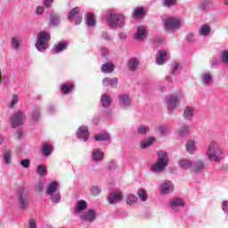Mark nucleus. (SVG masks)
<instances>
[{"instance_id": "1", "label": "nucleus", "mask_w": 228, "mask_h": 228, "mask_svg": "<svg viewBox=\"0 0 228 228\" xmlns=\"http://www.w3.org/2000/svg\"><path fill=\"white\" fill-rule=\"evenodd\" d=\"M206 155L209 161H215L216 163H220L224 158V148L220 146L218 142L212 141L208 145Z\"/></svg>"}, {"instance_id": "2", "label": "nucleus", "mask_w": 228, "mask_h": 228, "mask_svg": "<svg viewBox=\"0 0 228 228\" xmlns=\"http://www.w3.org/2000/svg\"><path fill=\"white\" fill-rule=\"evenodd\" d=\"M106 20L111 29H117L118 28H124L126 26V18L124 15L115 13L113 11L107 12Z\"/></svg>"}, {"instance_id": "3", "label": "nucleus", "mask_w": 228, "mask_h": 228, "mask_svg": "<svg viewBox=\"0 0 228 228\" xmlns=\"http://www.w3.org/2000/svg\"><path fill=\"white\" fill-rule=\"evenodd\" d=\"M158 156L159 159L157 162L151 166V172H153V174H161L168 165V157L166 151L158 152Z\"/></svg>"}, {"instance_id": "4", "label": "nucleus", "mask_w": 228, "mask_h": 228, "mask_svg": "<svg viewBox=\"0 0 228 228\" xmlns=\"http://www.w3.org/2000/svg\"><path fill=\"white\" fill-rule=\"evenodd\" d=\"M46 195H49L50 200L58 204L61 200V195L60 194V183L56 181L50 182L47 190Z\"/></svg>"}, {"instance_id": "5", "label": "nucleus", "mask_w": 228, "mask_h": 228, "mask_svg": "<svg viewBox=\"0 0 228 228\" xmlns=\"http://www.w3.org/2000/svg\"><path fill=\"white\" fill-rule=\"evenodd\" d=\"M51 40V34L46 31L39 32L37 35V41L36 43V47L40 53H44L45 49H49V45L47 42Z\"/></svg>"}, {"instance_id": "6", "label": "nucleus", "mask_w": 228, "mask_h": 228, "mask_svg": "<svg viewBox=\"0 0 228 228\" xmlns=\"http://www.w3.org/2000/svg\"><path fill=\"white\" fill-rule=\"evenodd\" d=\"M24 120H26V114L22 110H18L14 112L10 118L11 127L15 129V127H19L24 124Z\"/></svg>"}, {"instance_id": "7", "label": "nucleus", "mask_w": 228, "mask_h": 228, "mask_svg": "<svg viewBox=\"0 0 228 228\" xmlns=\"http://www.w3.org/2000/svg\"><path fill=\"white\" fill-rule=\"evenodd\" d=\"M80 220L82 222H87V224H92V222H95L97 219V212L94 208L88 209V211L81 213L79 215Z\"/></svg>"}, {"instance_id": "8", "label": "nucleus", "mask_w": 228, "mask_h": 228, "mask_svg": "<svg viewBox=\"0 0 228 228\" xmlns=\"http://www.w3.org/2000/svg\"><path fill=\"white\" fill-rule=\"evenodd\" d=\"M164 26L167 31L179 29L181 28V20L179 18H167L165 20Z\"/></svg>"}, {"instance_id": "9", "label": "nucleus", "mask_w": 228, "mask_h": 228, "mask_svg": "<svg viewBox=\"0 0 228 228\" xmlns=\"http://www.w3.org/2000/svg\"><path fill=\"white\" fill-rule=\"evenodd\" d=\"M68 20L72 22L76 19V25L79 26L83 22V17L79 15V7L73 8L67 16Z\"/></svg>"}, {"instance_id": "10", "label": "nucleus", "mask_w": 228, "mask_h": 228, "mask_svg": "<svg viewBox=\"0 0 228 228\" xmlns=\"http://www.w3.org/2000/svg\"><path fill=\"white\" fill-rule=\"evenodd\" d=\"M18 205L20 209H26L29 206V200L28 199V191H21L18 196Z\"/></svg>"}, {"instance_id": "11", "label": "nucleus", "mask_w": 228, "mask_h": 228, "mask_svg": "<svg viewBox=\"0 0 228 228\" xmlns=\"http://www.w3.org/2000/svg\"><path fill=\"white\" fill-rule=\"evenodd\" d=\"M181 99H183V95L181 94H171L167 100L169 110L174 111L177 108V103L181 102Z\"/></svg>"}, {"instance_id": "12", "label": "nucleus", "mask_w": 228, "mask_h": 228, "mask_svg": "<svg viewBox=\"0 0 228 228\" xmlns=\"http://www.w3.org/2000/svg\"><path fill=\"white\" fill-rule=\"evenodd\" d=\"M170 208L173 211H181L184 208V200L181 198H174L170 200Z\"/></svg>"}, {"instance_id": "13", "label": "nucleus", "mask_w": 228, "mask_h": 228, "mask_svg": "<svg viewBox=\"0 0 228 228\" xmlns=\"http://www.w3.org/2000/svg\"><path fill=\"white\" fill-rule=\"evenodd\" d=\"M124 196L121 191H113L108 196L109 204H118L122 202Z\"/></svg>"}, {"instance_id": "14", "label": "nucleus", "mask_w": 228, "mask_h": 228, "mask_svg": "<svg viewBox=\"0 0 228 228\" xmlns=\"http://www.w3.org/2000/svg\"><path fill=\"white\" fill-rule=\"evenodd\" d=\"M174 191V184L170 181L163 182L160 185L161 195H168Z\"/></svg>"}, {"instance_id": "15", "label": "nucleus", "mask_w": 228, "mask_h": 228, "mask_svg": "<svg viewBox=\"0 0 228 228\" xmlns=\"http://www.w3.org/2000/svg\"><path fill=\"white\" fill-rule=\"evenodd\" d=\"M200 81L204 86H211L213 85V74L211 72H203L200 76Z\"/></svg>"}, {"instance_id": "16", "label": "nucleus", "mask_w": 228, "mask_h": 228, "mask_svg": "<svg viewBox=\"0 0 228 228\" xmlns=\"http://www.w3.org/2000/svg\"><path fill=\"white\" fill-rule=\"evenodd\" d=\"M194 115H195V108L191 106H186L183 109V117L184 120H187L188 122H191V120H193Z\"/></svg>"}, {"instance_id": "17", "label": "nucleus", "mask_w": 228, "mask_h": 228, "mask_svg": "<svg viewBox=\"0 0 228 228\" xmlns=\"http://www.w3.org/2000/svg\"><path fill=\"white\" fill-rule=\"evenodd\" d=\"M119 106L124 110H127L131 106V96L129 94H121L118 96Z\"/></svg>"}, {"instance_id": "18", "label": "nucleus", "mask_w": 228, "mask_h": 228, "mask_svg": "<svg viewBox=\"0 0 228 228\" xmlns=\"http://www.w3.org/2000/svg\"><path fill=\"white\" fill-rule=\"evenodd\" d=\"M91 159L94 163H100V161H102V159H104V153L102 152V149L93 150Z\"/></svg>"}, {"instance_id": "19", "label": "nucleus", "mask_w": 228, "mask_h": 228, "mask_svg": "<svg viewBox=\"0 0 228 228\" xmlns=\"http://www.w3.org/2000/svg\"><path fill=\"white\" fill-rule=\"evenodd\" d=\"M88 208V203L85 200H79L74 208V213H77V215H81V213H84L85 209Z\"/></svg>"}, {"instance_id": "20", "label": "nucleus", "mask_w": 228, "mask_h": 228, "mask_svg": "<svg viewBox=\"0 0 228 228\" xmlns=\"http://www.w3.org/2000/svg\"><path fill=\"white\" fill-rule=\"evenodd\" d=\"M88 126H80L77 132V138H79L84 142H88Z\"/></svg>"}, {"instance_id": "21", "label": "nucleus", "mask_w": 228, "mask_h": 228, "mask_svg": "<svg viewBox=\"0 0 228 228\" xmlns=\"http://www.w3.org/2000/svg\"><path fill=\"white\" fill-rule=\"evenodd\" d=\"M185 151L188 152V154H191V156H193L195 154V151H197V142L195 140H189L187 141L185 144Z\"/></svg>"}, {"instance_id": "22", "label": "nucleus", "mask_w": 228, "mask_h": 228, "mask_svg": "<svg viewBox=\"0 0 228 228\" xmlns=\"http://www.w3.org/2000/svg\"><path fill=\"white\" fill-rule=\"evenodd\" d=\"M49 17H50V24L52 26L57 27L59 24H61V17L60 16L59 13L52 11L49 14Z\"/></svg>"}, {"instance_id": "23", "label": "nucleus", "mask_w": 228, "mask_h": 228, "mask_svg": "<svg viewBox=\"0 0 228 228\" xmlns=\"http://www.w3.org/2000/svg\"><path fill=\"white\" fill-rule=\"evenodd\" d=\"M167 51L159 50L156 55V63L157 65H163L167 61Z\"/></svg>"}, {"instance_id": "24", "label": "nucleus", "mask_w": 228, "mask_h": 228, "mask_svg": "<svg viewBox=\"0 0 228 228\" xmlns=\"http://www.w3.org/2000/svg\"><path fill=\"white\" fill-rule=\"evenodd\" d=\"M103 86H110L111 88H115L118 85V77H104L102 79Z\"/></svg>"}, {"instance_id": "25", "label": "nucleus", "mask_w": 228, "mask_h": 228, "mask_svg": "<svg viewBox=\"0 0 228 228\" xmlns=\"http://www.w3.org/2000/svg\"><path fill=\"white\" fill-rule=\"evenodd\" d=\"M111 102H113V100H111V97L108 94H103L101 96V104L102 108H110Z\"/></svg>"}, {"instance_id": "26", "label": "nucleus", "mask_w": 228, "mask_h": 228, "mask_svg": "<svg viewBox=\"0 0 228 228\" xmlns=\"http://www.w3.org/2000/svg\"><path fill=\"white\" fill-rule=\"evenodd\" d=\"M178 165L180 168H183V170H188L190 168H192L193 167V161L186 159H182L178 160Z\"/></svg>"}, {"instance_id": "27", "label": "nucleus", "mask_w": 228, "mask_h": 228, "mask_svg": "<svg viewBox=\"0 0 228 228\" xmlns=\"http://www.w3.org/2000/svg\"><path fill=\"white\" fill-rule=\"evenodd\" d=\"M192 168L194 172H202L204 168H206V164L204 163L203 160L199 159L194 162H192Z\"/></svg>"}, {"instance_id": "28", "label": "nucleus", "mask_w": 228, "mask_h": 228, "mask_svg": "<svg viewBox=\"0 0 228 228\" xmlns=\"http://www.w3.org/2000/svg\"><path fill=\"white\" fill-rule=\"evenodd\" d=\"M115 70V65L112 62H106L102 65V72L103 74H111Z\"/></svg>"}, {"instance_id": "29", "label": "nucleus", "mask_w": 228, "mask_h": 228, "mask_svg": "<svg viewBox=\"0 0 228 228\" xmlns=\"http://www.w3.org/2000/svg\"><path fill=\"white\" fill-rule=\"evenodd\" d=\"M145 37V27L139 26L136 33L134 34L135 40H144Z\"/></svg>"}, {"instance_id": "30", "label": "nucleus", "mask_w": 228, "mask_h": 228, "mask_svg": "<svg viewBox=\"0 0 228 228\" xmlns=\"http://www.w3.org/2000/svg\"><path fill=\"white\" fill-rule=\"evenodd\" d=\"M86 24L88 28H95V17H94L92 12L86 14Z\"/></svg>"}, {"instance_id": "31", "label": "nucleus", "mask_w": 228, "mask_h": 228, "mask_svg": "<svg viewBox=\"0 0 228 228\" xmlns=\"http://www.w3.org/2000/svg\"><path fill=\"white\" fill-rule=\"evenodd\" d=\"M140 62L138 61V59L136 57H133L128 61V69L129 70L134 71L138 68V65Z\"/></svg>"}, {"instance_id": "32", "label": "nucleus", "mask_w": 228, "mask_h": 228, "mask_svg": "<svg viewBox=\"0 0 228 228\" xmlns=\"http://www.w3.org/2000/svg\"><path fill=\"white\" fill-rule=\"evenodd\" d=\"M40 108L34 107L31 112V120H33L34 122H38V120H40Z\"/></svg>"}, {"instance_id": "33", "label": "nucleus", "mask_w": 228, "mask_h": 228, "mask_svg": "<svg viewBox=\"0 0 228 228\" xmlns=\"http://www.w3.org/2000/svg\"><path fill=\"white\" fill-rule=\"evenodd\" d=\"M3 158L4 165H12V151L10 150L4 151Z\"/></svg>"}, {"instance_id": "34", "label": "nucleus", "mask_w": 228, "mask_h": 228, "mask_svg": "<svg viewBox=\"0 0 228 228\" xmlns=\"http://www.w3.org/2000/svg\"><path fill=\"white\" fill-rule=\"evenodd\" d=\"M18 103H19V95L14 94L11 96V101H10L9 104L7 105V107L10 110H13L15 108V105H17Z\"/></svg>"}, {"instance_id": "35", "label": "nucleus", "mask_w": 228, "mask_h": 228, "mask_svg": "<svg viewBox=\"0 0 228 228\" xmlns=\"http://www.w3.org/2000/svg\"><path fill=\"white\" fill-rule=\"evenodd\" d=\"M69 44L67 42H61L57 45H54V52L55 53H61L62 51H65L67 49Z\"/></svg>"}, {"instance_id": "36", "label": "nucleus", "mask_w": 228, "mask_h": 228, "mask_svg": "<svg viewBox=\"0 0 228 228\" xmlns=\"http://www.w3.org/2000/svg\"><path fill=\"white\" fill-rule=\"evenodd\" d=\"M180 136H188L190 134V126L186 124H183L178 130Z\"/></svg>"}, {"instance_id": "37", "label": "nucleus", "mask_w": 228, "mask_h": 228, "mask_svg": "<svg viewBox=\"0 0 228 228\" xmlns=\"http://www.w3.org/2000/svg\"><path fill=\"white\" fill-rule=\"evenodd\" d=\"M137 134H147V133H149V131H151V127H149V126L147 125H140L139 126H137Z\"/></svg>"}, {"instance_id": "38", "label": "nucleus", "mask_w": 228, "mask_h": 228, "mask_svg": "<svg viewBox=\"0 0 228 228\" xmlns=\"http://www.w3.org/2000/svg\"><path fill=\"white\" fill-rule=\"evenodd\" d=\"M74 88V85L72 84H62L61 87V94H64V95H67V94L70 93V90Z\"/></svg>"}, {"instance_id": "39", "label": "nucleus", "mask_w": 228, "mask_h": 228, "mask_svg": "<svg viewBox=\"0 0 228 228\" xmlns=\"http://www.w3.org/2000/svg\"><path fill=\"white\" fill-rule=\"evenodd\" d=\"M42 152L44 156H51L53 146H50L47 142L43 143Z\"/></svg>"}, {"instance_id": "40", "label": "nucleus", "mask_w": 228, "mask_h": 228, "mask_svg": "<svg viewBox=\"0 0 228 228\" xmlns=\"http://www.w3.org/2000/svg\"><path fill=\"white\" fill-rule=\"evenodd\" d=\"M211 33V28L209 25H203L200 29V35L201 37H208Z\"/></svg>"}, {"instance_id": "41", "label": "nucleus", "mask_w": 228, "mask_h": 228, "mask_svg": "<svg viewBox=\"0 0 228 228\" xmlns=\"http://www.w3.org/2000/svg\"><path fill=\"white\" fill-rule=\"evenodd\" d=\"M138 200V197L136 195L130 193L126 198V202L128 204V206H133Z\"/></svg>"}, {"instance_id": "42", "label": "nucleus", "mask_w": 228, "mask_h": 228, "mask_svg": "<svg viewBox=\"0 0 228 228\" xmlns=\"http://www.w3.org/2000/svg\"><path fill=\"white\" fill-rule=\"evenodd\" d=\"M155 131L157 133H159L162 136H166L167 135V131H168V126L160 125V126L155 127Z\"/></svg>"}, {"instance_id": "43", "label": "nucleus", "mask_w": 228, "mask_h": 228, "mask_svg": "<svg viewBox=\"0 0 228 228\" xmlns=\"http://www.w3.org/2000/svg\"><path fill=\"white\" fill-rule=\"evenodd\" d=\"M138 197L142 202H145L147 199H149V196L147 195V191L143 189H139L137 191Z\"/></svg>"}, {"instance_id": "44", "label": "nucleus", "mask_w": 228, "mask_h": 228, "mask_svg": "<svg viewBox=\"0 0 228 228\" xmlns=\"http://www.w3.org/2000/svg\"><path fill=\"white\" fill-rule=\"evenodd\" d=\"M155 140L156 139L154 137L148 138L146 141H144L141 143V149H147V147H151V145H152V143H154Z\"/></svg>"}, {"instance_id": "45", "label": "nucleus", "mask_w": 228, "mask_h": 228, "mask_svg": "<svg viewBox=\"0 0 228 228\" xmlns=\"http://www.w3.org/2000/svg\"><path fill=\"white\" fill-rule=\"evenodd\" d=\"M95 142H108L110 140V134H97L94 136Z\"/></svg>"}, {"instance_id": "46", "label": "nucleus", "mask_w": 228, "mask_h": 228, "mask_svg": "<svg viewBox=\"0 0 228 228\" xmlns=\"http://www.w3.org/2000/svg\"><path fill=\"white\" fill-rule=\"evenodd\" d=\"M91 194L94 195V197H97V195H101L102 190L99 185H93L90 189Z\"/></svg>"}, {"instance_id": "47", "label": "nucleus", "mask_w": 228, "mask_h": 228, "mask_svg": "<svg viewBox=\"0 0 228 228\" xmlns=\"http://www.w3.org/2000/svg\"><path fill=\"white\" fill-rule=\"evenodd\" d=\"M37 172L39 175H41V177H45V175H47V167H45L44 165H40L37 167Z\"/></svg>"}, {"instance_id": "48", "label": "nucleus", "mask_w": 228, "mask_h": 228, "mask_svg": "<svg viewBox=\"0 0 228 228\" xmlns=\"http://www.w3.org/2000/svg\"><path fill=\"white\" fill-rule=\"evenodd\" d=\"M177 4V0H163L162 4L166 8H172V6H175Z\"/></svg>"}, {"instance_id": "49", "label": "nucleus", "mask_w": 228, "mask_h": 228, "mask_svg": "<svg viewBox=\"0 0 228 228\" xmlns=\"http://www.w3.org/2000/svg\"><path fill=\"white\" fill-rule=\"evenodd\" d=\"M101 37L103 40H106L107 42H113V37H111V35H110V33L108 31L102 32Z\"/></svg>"}, {"instance_id": "50", "label": "nucleus", "mask_w": 228, "mask_h": 228, "mask_svg": "<svg viewBox=\"0 0 228 228\" xmlns=\"http://www.w3.org/2000/svg\"><path fill=\"white\" fill-rule=\"evenodd\" d=\"M12 48L15 49V51L19 50V48L20 47V40H19V37L12 38Z\"/></svg>"}, {"instance_id": "51", "label": "nucleus", "mask_w": 228, "mask_h": 228, "mask_svg": "<svg viewBox=\"0 0 228 228\" xmlns=\"http://www.w3.org/2000/svg\"><path fill=\"white\" fill-rule=\"evenodd\" d=\"M142 15H143V7H138L134 10L133 17L138 18L142 17Z\"/></svg>"}, {"instance_id": "52", "label": "nucleus", "mask_w": 228, "mask_h": 228, "mask_svg": "<svg viewBox=\"0 0 228 228\" xmlns=\"http://www.w3.org/2000/svg\"><path fill=\"white\" fill-rule=\"evenodd\" d=\"M210 0H204L202 3L200 4L199 8L200 10H206L208 5L211 4Z\"/></svg>"}, {"instance_id": "53", "label": "nucleus", "mask_w": 228, "mask_h": 228, "mask_svg": "<svg viewBox=\"0 0 228 228\" xmlns=\"http://www.w3.org/2000/svg\"><path fill=\"white\" fill-rule=\"evenodd\" d=\"M221 58L223 61L228 65V51H224L221 53Z\"/></svg>"}, {"instance_id": "54", "label": "nucleus", "mask_w": 228, "mask_h": 228, "mask_svg": "<svg viewBox=\"0 0 228 228\" xmlns=\"http://www.w3.org/2000/svg\"><path fill=\"white\" fill-rule=\"evenodd\" d=\"M186 40L189 44H193L195 42V35L193 33L187 34Z\"/></svg>"}, {"instance_id": "55", "label": "nucleus", "mask_w": 228, "mask_h": 228, "mask_svg": "<svg viewBox=\"0 0 228 228\" xmlns=\"http://www.w3.org/2000/svg\"><path fill=\"white\" fill-rule=\"evenodd\" d=\"M20 165L23 167V168H28L29 167V159H25L23 160L20 161Z\"/></svg>"}, {"instance_id": "56", "label": "nucleus", "mask_w": 228, "mask_h": 228, "mask_svg": "<svg viewBox=\"0 0 228 228\" xmlns=\"http://www.w3.org/2000/svg\"><path fill=\"white\" fill-rule=\"evenodd\" d=\"M179 69V63L175 62L172 64V69H171V74L174 75L177 72V70Z\"/></svg>"}, {"instance_id": "57", "label": "nucleus", "mask_w": 228, "mask_h": 228, "mask_svg": "<svg viewBox=\"0 0 228 228\" xmlns=\"http://www.w3.org/2000/svg\"><path fill=\"white\" fill-rule=\"evenodd\" d=\"M222 209L225 215H228V200L223 201Z\"/></svg>"}, {"instance_id": "58", "label": "nucleus", "mask_w": 228, "mask_h": 228, "mask_svg": "<svg viewBox=\"0 0 228 228\" xmlns=\"http://www.w3.org/2000/svg\"><path fill=\"white\" fill-rule=\"evenodd\" d=\"M44 12H45V8H44V6H42V5L37 6L36 9L37 15H42V13H44Z\"/></svg>"}, {"instance_id": "59", "label": "nucleus", "mask_w": 228, "mask_h": 228, "mask_svg": "<svg viewBox=\"0 0 228 228\" xmlns=\"http://www.w3.org/2000/svg\"><path fill=\"white\" fill-rule=\"evenodd\" d=\"M28 227V228H37V221L35 219H29Z\"/></svg>"}, {"instance_id": "60", "label": "nucleus", "mask_w": 228, "mask_h": 228, "mask_svg": "<svg viewBox=\"0 0 228 228\" xmlns=\"http://www.w3.org/2000/svg\"><path fill=\"white\" fill-rule=\"evenodd\" d=\"M100 51H101V54L102 56H108V53H110V51L108 50V48L104 47V46H102L100 48Z\"/></svg>"}, {"instance_id": "61", "label": "nucleus", "mask_w": 228, "mask_h": 228, "mask_svg": "<svg viewBox=\"0 0 228 228\" xmlns=\"http://www.w3.org/2000/svg\"><path fill=\"white\" fill-rule=\"evenodd\" d=\"M110 170H117L118 168V166L117 165V162H110L109 164Z\"/></svg>"}, {"instance_id": "62", "label": "nucleus", "mask_w": 228, "mask_h": 228, "mask_svg": "<svg viewBox=\"0 0 228 228\" xmlns=\"http://www.w3.org/2000/svg\"><path fill=\"white\" fill-rule=\"evenodd\" d=\"M118 38H119L120 40H126V38H127V35H126L125 32H120V33L118 34Z\"/></svg>"}, {"instance_id": "63", "label": "nucleus", "mask_w": 228, "mask_h": 228, "mask_svg": "<svg viewBox=\"0 0 228 228\" xmlns=\"http://www.w3.org/2000/svg\"><path fill=\"white\" fill-rule=\"evenodd\" d=\"M54 111H56V106L54 105L48 106V113H54Z\"/></svg>"}, {"instance_id": "64", "label": "nucleus", "mask_w": 228, "mask_h": 228, "mask_svg": "<svg viewBox=\"0 0 228 228\" xmlns=\"http://www.w3.org/2000/svg\"><path fill=\"white\" fill-rule=\"evenodd\" d=\"M44 4H45V6L49 8V6H51V4H53V0H45Z\"/></svg>"}]
</instances>
